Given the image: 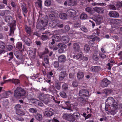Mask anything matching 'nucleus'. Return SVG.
Segmentation results:
<instances>
[{"label":"nucleus","instance_id":"1","mask_svg":"<svg viewBox=\"0 0 122 122\" xmlns=\"http://www.w3.org/2000/svg\"><path fill=\"white\" fill-rule=\"evenodd\" d=\"M14 92L15 96L18 98H19L21 96H25V90L20 87H17Z\"/></svg>","mask_w":122,"mask_h":122},{"label":"nucleus","instance_id":"2","mask_svg":"<svg viewBox=\"0 0 122 122\" xmlns=\"http://www.w3.org/2000/svg\"><path fill=\"white\" fill-rule=\"evenodd\" d=\"M47 21L44 22L43 20H41L39 21L36 25V27L37 29H45V28L43 27H45L47 25Z\"/></svg>","mask_w":122,"mask_h":122},{"label":"nucleus","instance_id":"3","mask_svg":"<svg viewBox=\"0 0 122 122\" xmlns=\"http://www.w3.org/2000/svg\"><path fill=\"white\" fill-rule=\"evenodd\" d=\"M12 19L11 17L10 16H6L5 19V21L9 24L10 26H15V20L12 21Z\"/></svg>","mask_w":122,"mask_h":122},{"label":"nucleus","instance_id":"4","mask_svg":"<svg viewBox=\"0 0 122 122\" xmlns=\"http://www.w3.org/2000/svg\"><path fill=\"white\" fill-rule=\"evenodd\" d=\"M61 107L64 109H66L68 110H70L71 111H73L71 109V105L69 101L65 102L62 105Z\"/></svg>","mask_w":122,"mask_h":122},{"label":"nucleus","instance_id":"5","mask_svg":"<svg viewBox=\"0 0 122 122\" xmlns=\"http://www.w3.org/2000/svg\"><path fill=\"white\" fill-rule=\"evenodd\" d=\"M111 83L110 81L107 78H104L101 82L100 86L103 87L107 86L108 85Z\"/></svg>","mask_w":122,"mask_h":122},{"label":"nucleus","instance_id":"6","mask_svg":"<svg viewBox=\"0 0 122 122\" xmlns=\"http://www.w3.org/2000/svg\"><path fill=\"white\" fill-rule=\"evenodd\" d=\"M115 100L114 99L111 97H108L107 101L108 102V103L109 104H111L112 107H114L116 106V104H117V102H115Z\"/></svg>","mask_w":122,"mask_h":122},{"label":"nucleus","instance_id":"7","mask_svg":"<svg viewBox=\"0 0 122 122\" xmlns=\"http://www.w3.org/2000/svg\"><path fill=\"white\" fill-rule=\"evenodd\" d=\"M88 38L89 39H92V41H90L89 42V44H91L92 45V46L93 44H94V41L96 40L99 42L100 41L99 38L97 36H94L92 35L88 36Z\"/></svg>","mask_w":122,"mask_h":122},{"label":"nucleus","instance_id":"8","mask_svg":"<svg viewBox=\"0 0 122 122\" xmlns=\"http://www.w3.org/2000/svg\"><path fill=\"white\" fill-rule=\"evenodd\" d=\"M11 94L10 91H4L0 95V98H5L8 97Z\"/></svg>","mask_w":122,"mask_h":122},{"label":"nucleus","instance_id":"9","mask_svg":"<svg viewBox=\"0 0 122 122\" xmlns=\"http://www.w3.org/2000/svg\"><path fill=\"white\" fill-rule=\"evenodd\" d=\"M79 95L80 96L87 97L88 96H89V92L85 90H80Z\"/></svg>","mask_w":122,"mask_h":122},{"label":"nucleus","instance_id":"10","mask_svg":"<svg viewBox=\"0 0 122 122\" xmlns=\"http://www.w3.org/2000/svg\"><path fill=\"white\" fill-rule=\"evenodd\" d=\"M63 117L64 119L67 120H71L73 121L74 120V119L73 120L71 119L73 117V116L71 114H65L63 116Z\"/></svg>","mask_w":122,"mask_h":122},{"label":"nucleus","instance_id":"11","mask_svg":"<svg viewBox=\"0 0 122 122\" xmlns=\"http://www.w3.org/2000/svg\"><path fill=\"white\" fill-rule=\"evenodd\" d=\"M66 13L70 16L72 17L76 15V12L74 10L70 9L67 11Z\"/></svg>","mask_w":122,"mask_h":122},{"label":"nucleus","instance_id":"12","mask_svg":"<svg viewBox=\"0 0 122 122\" xmlns=\"http://www.w3.org/2000/svg\"><path fill=\"white\" fill-rule=\"evenodd\" d=\"M109 15L112 17H117L119 16V14L116 11H110Z\"/></svg>","mask_w":122,"mask_h":122},{"label":"nucleus","instance_id":"13","mask_svg":"<svg viewBox=\"0 0 122 122\" xmlns=\"http://www.w3.org/2000/svg\"><path fill=\"white\" fill-rule=\"evenodd\" d=\"M58 15V13L55 12H53L49 15V17L51 19V20H56Z\"/></svg>","mask_w":122,"mask_h":122},{"label":"nucleus","instance_id":"14","mask_svg":"<svg viewBox=\"0 0 122 122\" xmlns=\"http://www.w3.org/2000/svg\"><path fill=\"white\" fill-rule=\"evenodd\" d=\"M93 9L94 11L98 13H103L104 10L103 8L96 7L93 8Z\"/></svg>","mask_w":122,"mask_h":122},{"label":"nucleus","instance_id":"15","mask_svg":"<svg viewBox=\"0 0 122 122\" xmlns=\"http://www.w3.org/2000/svg\"><path fill=\"white\" fill-rule=\"evenodd\" d=\"M52 42H51V44L52 45L53 44L55 43V41H59L60 39V37L57 35H55L52 37Z\"/></svg>","mask_w":122,"mask_h":122},{"label":"nucleus","instance_id":"16","mask_svg":"<svg viewBox=\"0 0 122 122\" xmlns=\"http://www.w3.org/2000/svg\"><path fill=\"white\" fill-rule=\"evenodd\" d=\"M58 60L60 62L63 63L66 61V57L64 55H62L58 57Z\"/></svg>","mask_w":122,"mask_h":122},{"label":"nucleus","instance_id":"17","mask_svg":"<svg viewBox=\"0 0 122 122\" xmlns=\"http://www.w3.org/2000/svg\"><path fill=\"white\" fill-rule=\"evenodd\" d=\"M73 48L74 50L76 52H79L80 49V46L78 43H74L73 44Z\"/></svg>","mask_w":122,"mask_h":122},{"label":"nucleus","instance_id":"18","mask_svg":"<svg viewBox=\"0 0 122 122\" xmlns=\"http://www.w3.org/2000/svg\"><path fill=\"white\" fill-rule=\"evenodd\" d=\"M73 57L74 58L76 57V58L77 60H81L83 59V55L82 52H80L76 56H73Z\"/></svg>","mask_w":122,"mask_h":122},{"label":"nucleus","instance_id":"19","mask_svg":"<svg viewBox=\"0 0 122 122\" xmlns=\"http://www.w3.org/2000/svg\"><path fill=\"white\" fill-rule=\"evenodd\" d=\"M91 70L93 72H98L101 70L100 67L99 66H92L91 67Z\"/></svg>","mask_w":122,"mask_h":122},{"label":"nucleus","instance_id":"20","mask_svg":"<svg viewBox=\"0 0 122 122\" xmlns=\"http://www.w3.org/2000/svg\"><path fill=\"white\" fill-rule=\"evenodd\" d=\"M52 110L51 108L48 109V110L45 112V113L48 117L52 116L53 115V112L52 111Z\"/></svg>","mask_w":122,"mask_h":122},{"label":"nucleus","instance_id":"21","mask_svg":"<svg viewBox=\"0 0 122 122\" xmlns=\"http://www.w3.org/2000/svg\"><path fill=\"white\" fill-rule=\"evenodd\" d=\"M49 96V94H44L43 93H40L38 95L39 98L40 100L42 101L43 99H44V97H46V98H48V97Z\"/></svg>","mask_w":122,"mask_h":122},{"label":"nucleus","instance_id":"22","mask_svg":"<svg viewBox=\"0 0 122 122\" xmlns=\"http://www.w3.org/2000/svg\"><path fill=\"white\" fill-rule=\"evenodd\" d=\"M84 73L81 71H79L77 74V77L78 79L80 80L81 79L84 77Z\"/></svg>","mask_w":122,"mask_h":122},{"label":"nucleus","instance_id":"23","mask_svg":"<svg viewBox=\"0 0 122 122\" xmlns=\"http://www.w3.org/2000/svg\"><path fill=\"white\" fill-rule=\"evenodd\" d=\"M57 21L56 20H52L49 24L50 26L52 27H55L57 26Z\"/></svg>","mask_w":122,"mask_h":122},{"label":"nucleus","instance_id":"24","mask_svg":"<svg viewBox=\"0 0 122 122\" xmlns=\"http://www.w3.org/2000/svg\"><path fill=\"white\" fill-rule=\"evenodd\" d=\"M66 72H61L59 76V80L60 81L62 80L64 78L66 75Z\"/></svg>","mask_w":122,"mask_h":122},{"label":"nucleus","instance_id":"25","mask_svg":"<svg viewBox=\"0 0 122 122\" xmlns=\"http://www.w3.org/2000/svg\"><path fill=\"white\" fill-rule=\"evenodd\" d=\"M62 40L65 43H68L70 39L68 36H62L61 38Z\"/></svg>","mask_w":122,"mask_h":122},{"label":"nucleus","instance_id":"26","mask_svg":"<svg viewBox=\"0 0 122 122\" xmlns=\"http://www.w3.org/2000/svg\"><path fill=\"white\" fill-rule=\"evenodd\" d=\"M68 5L72 6H74L76 4V2L75 0H68Z\"/></svg>","mask_w":122,"mask_h":122},{"label":"nucleus","instance_id":"27","mask_svg":"<svg viewBox=\"0 0 122 122\" xmlns=\"http://www.w3.org/2000/svg\"><path fill=\"white\" fill-rule=\"evenodd\" d=\"M24 41L25 43L28 46H30L31 42L30 40L26 37H25L24 38Z\"/></svg>","mask_w":122,"mask_h":122},{"label":"nucleus","instance_id":"28","mask_svg":"<svg viewBox=\"0 0 122 122\" xmlns=\"http://www.w3.org/2000/svg\"><path fill=\"white\" fill-rule=\"evenodd\" d=\"M51 96L49 94L48 98H47L46 97H44V99H43V100L42 101L46 104H47L49 102V99L50 98Z\"/></svg>","mask_w":122,"mask_h":122},{"label":"nucleus","instance_id":"29","mask_svg":"<svg viewBox=\"0 0 122 122\" xmlns=\"http://www.w3.org/2000/svg\"><path fill=\"white\" fill-rule=\"evenodd\" d=\"M22 10L23 13V14L25 16V14H26L27 12V10L26 8L25 7L26 5L24 3H23L22 4Z\"/></svg>","mask_w":122,"mask_h":122},{"label":"nucleus","instance_id":"30","mask_svg":"<svg viewBox=\"0 0 122 122\" xmlns=\"http://www.w3.org/2000/svg\"><path fill=\"white\" fill-rule=\"evenodd\" d=\"M92 5L93 6L100 5V6H102L105 5H106V4L104 3H97L96 2H93L92 4Z\"/></svg>","mask_w":122,"mask_h":122},{"label":"nucleus","instance_id":"31","mask_svg":"<svg viewBox=\"0 0 122 122\" xmlns=\"http://www.w3.org/2000/svg\"><path fill=\"white\" fill-rule=\"evenodd\" d=\"M99 58V57L98 55V53H94L92 56V58L95 61H97L98 60Z\"/></svg>","mask_w":122,"mask_h":122},{"label":"nucleus","instance_id":"32","mask_svg":"<svg viewBox=\"0 0 122 122\" xmlns=\"http://www.w3.org/2000/svg\"><path fill=\"white\" fill-rule=\"evenodd\" d=\"M117 104H116V106L114 107V108L115 110H117L118 108L122 112V104H120L118 105V102H117Z\"/></svg>","mask_w":122,"mask_h":122},{"label":"nucleus","instance_id":"33","mask_svg":"<svg viewBox=\"0 0 122 122\" xmlns=\"http://www.w3.org/2000/svg\"><path fill=\"white\" fill-rule=\"evenodd\" d=\"M35 116L36 119L39 121L41 120L42 119L41 115L38 113L35 115Z\"/></svg>","mask_w":122,"mask_h":122},{"label":"nucleus","instance_id":"34","mask_svg":"<svg viewBox=\"0 0 122 122\" xmlns=\"http://www.w3.org/2000/svg\"><path fill=\"white\" fill-rule=\"evenodd\" d=\"M90 50L89 46L87 45H85L84 46V51L85 52L87 53Z\"/></svg>","mask_w":122,"mask_h":122},{"label":"nucleus","instance_id":"35","mask_svg":"<svg viewBox=\"0 0 122 122\" xmlns=\"http://www.w3.org/2000/svg\"><path fill=\"white\" fill-rule=\"evenodd\" d=\"M22 43L20 42H17L16 45V47L18 49L20 50L22 48Z\"/></svg>","mask_w":122,"mask_h":122},{"label":"nucleus","instance_id":"36","mask_svg":"<svg viewBox=\"0 0 122 122\" xmlns=\"http://www.w3.org/2000/svg\"><path fill=\"white\" fill-rule=\"evenodd\" d=\"M10 81H12V82L15 84H18L20 83V81L18 79H16L13 78L12 80H10Z\"/></svg>","mask_w":122,"mask_h":122},{"label":"nucleus","instance_id":"37","mask_svg":"<svg viewBox=\"0 0 122 122\" xmlns=\"http://www.w3.org/2000/svg\"><path fill=\"white\" fill-rule=\"evenodd\" d=\"M60 17L61 19H66L67 17L66 15L64 13H61L60 15Z\"/></svg>","mask_w":122,"mask_h":122},{"label":"nucleus","instance_id":"38","mask_svg":"<svg viewBox=\"0 0 122 122\" xmlns=\"http://www.w3.org/2000/svg\"><path fill=\"white\" fill-rule=\"evenodd\" d=\"M80 17L81 19H86L87 17V15L85 14L82 13L81 14Z\"/></svg>","mask_w":122,"mask_h":122},{"label":"nucleus","instance_id":"39","mask_svg":"<svg viewBox=\"0 0 122 122\" xmlns=\"http://www.w3.org/2000/svg\"><path fill=\"white\" fill-rule=\"evenodd\" d=\"M14 26H10V31L9 34L10 36H12L13 35L14 32L13 29H14Z\"/></svg>","mask_w":122,"mask_h":122},{"label":"nucleus","instance_id":"40","mask_svg":"<svg viewBox=\"0 0 122 122\" xmlns=\"http://www.w3.org/2000/svg\"><path fill=\"white\" fill-rule=\"evenodd\" d=\"M60 94L61 97L63 98H66L67 97L66 93L63 92H60Z\"/></svg>","mask_w":122,"mask_h":122},{"label":"nucleus","instance_id":"41","mask_svg":"<svg viewBox=\"0 0 122 122\" xmlns=\"http://www.w3.org/2000/svg\"><path fill=\"white\" fill-rule=\"evenodd\" d=\"M51 0H47L45 1V4L46 6H49L51 5Z\"/></svg>","mask_w":122,"mask_h":122},{"label":"nucleus","instance_id":"42","mask_svg":"<svg viewBox=\"0 0 122 122\" xmlns=\"http://www.w3.org/2000/svg\"><path fill=\"white\" fill-rule=\"evenodd\" d=\"M16 114L20 115H22L25 114V113L23 111H21L20 110H17L16 112Z\"/></svg>","mask_w":122,"mask_h":122},{"label":"nucleus","instance_id":"43","mask_svg":"<svg viewBox=\"0 0 122 122\" xmlns=\"http://www.w3.org/2000/svg\"><path fill=\"white\" fill-rule=\"evenodd\" d=\"M81 30L84 32H87L88 30L86 28L83 26H81L80 27Z\"/></svg>","mask_w":122,"mask_h":122},{"label":"nucleus","instance_id":"44","mask_svg":"<svg viewBox=\"0 0 122 122\" xmlns=\"http://www.w3.org/2000/svg\"><path fill=\"white\" fill-rule=\"evenodd\" d=\"M29 111L30 112L33 113H36L37 111V110L36 109L33 108H31L30 109H29Z\"/></svg>","mask_w":122,"mask_h":122},{"label":"nucleus","instance_id":"45","mask_svg":"<svg viewBox=\"0 0 122 122\" xmlns=\"http://www.w3.org/2000/svg\"><path fill=\"white\" fill-rule=\"evenodd\" d=\"M58 47L60 48H61L63 49V48H66V46L64 44L61 43H60L58 45Z\"/></svg>","mask_w":122,"mask_h":122},{"label":"nucleus","instance_id":"46","mask_svg":"<svg viewBox=\"0 0 122 122\" xmlns=\"http://www.w3.org/2000/svg\"><path fill=\"white\" fill-rule=\"evenodd\" d=\"M36 102V105H37L40 107H42L43 106V103L41 101L38 100H35Z\"/></svg>","mask_w":122,"mask_h":122},{"label":"nucleus","instance_id":"47","mask_svg":"<svg viewBox=\"0 0 122 122\" xmlns=\"http://www.w3.org/2000/svg\"><path fill=\"white\" fill-rule=\"evenodd\" d=\"M13 55L12 52H10L8 54H7V56L10 58L8 60L9 61H10V59L13 58Z\"/></svg>","mask_w":122,"mask_h":122},{"label":"nucleus","instance_id":"48","mask_svg":"<svg viewBox=\"0 0 122 122\" xmlns=\"http://www.w3.org/2000/svg\"><path fill=\"white\" fill-rule=\"evenodd\" d=\"M56 87L58 90H59L61 88L60 84L59 82L57 81L56 82Z\"/></svg>","mask_w":122,"mask_h":122},{"label":"nucleus","instance_id":"49","mask_svg":"<svg viewBox=\"0 0 122 122\" xmlns=\"http://www.w3.org/2000/svg\"><path fill=\"white\" fill-rule=\"evenodd\" d=\"M73 117L75 118H78L80 116L79 113L77 112H76L74 113L73 114Z\"/></svg>","mask_w":122,"mask_h":122},{"label":"nucleus","instance_id":"50","mask_svg":"<svg viewBox=\"0 0 122 122\" xmlns=\"http://www.w3.org/2000/svg\"><path fill=\"white\" fill-rule=\"evenodd\" d=\"M25 29L27 32L28 34H30L31 32V30L30 27L25 26Z\"/></svg>","mask_w":122,"mask_h":122},{"label":"nucleus","instance_id":"51","mask_svg":"<svg viewBox=\"0 0 122 122\" xmlns=\"http://www.w3.org/2000/svg\"><path fill=\"white\" fill-rule=\"evenodd\" d=\"M68 86V85L66 83H64L62 86L63 89L64 90H66L67 89Z\"/></svg>","mask_w":122,"mask_h":122},{"label":"nucleus","instance_id":"52","mask_svg":"<svg viewBox=\"0 0 122 122\" xmlns=\"http://www.w3.org/2000/svg\"><path fill=\"white\" fill-rule=\"evenodd\" d=\"M21 106L20 104H17L15 106V108L16 111L17 110H20V109L21 108Z\"/></svg>","mask_w":122,"mask_h":122},{"label":"nucleus","instance_id":"53","mask_svg":"<svg viewBox=\"0 0 122 122\" xmlns=\"http://www.w3.org/2000/svg\"><path fill=\"white\" fill-rule=\"evenodd\" d=\"M47 36L46 35H43L41 37V39L43 41L46 40H47Z\"/></svg>","mask_w":122,"mask_h":122},{"label":"nucleus","instance_id":"54","mask_svg":"<svg viewBox=\"0 0 122 122\" xmlns=\"http://www.w3.org/2000/svg\"><path fill=\"white\" fill-rule=\"evenodd\" d=\"M117 112V110H115L114 108L113 107V109L111 111L110 113L111 114L113 115L115 114Z\"/></svg>","mask_w":122,"mask_h":122},{"label":"nucleus","instance_id":"55","mask_svg":"<svg viewBox=\"0 0 122 122\" xmlns=\"http://www.w3.org/2000/svg\"><path fill=\"white\" fill-rule=\"evenodd\" d=\"M104 92L107 94H110L112 92V91L111 90H105Z\"/></svg>","mask_w":122,"mask_h":122},{"label":"nucleus","instance_id":"56","mask_svg":"<svg viewBox=\"0 0 122 122\" xmlns=\"http://www.w3.org/2000/svg\"><path fill=\"white\" fill-rule=\"evenodd\" d=\"M5 44L3 42L0 41V48H4L5 46Z\"/></svg>","mask_w":122,"mask_h":122},{"label":"nucleus","instance_id":"57","mask_svg":"<svg viewBox=\"0 0 122 122\" xmlns=\"http://www.w3.org/2000/svg\"><path fill=\"white\" fill-rule=\"evenodd\" d=\"M86 10L89 13H92V10L90 7L86 8Z\"/></svg>","mask_w":122,"mask_h":122},{"label":"nucleus","instance_id":"58","mask_svg":"<svg viewBox=\"0 0 122 122\" xmlns=\"http://www.w3.org/2000/svg\"><path fill=\"white\" fill-rule=\"evenodd\" d=\"M37 3L39 7L41 8L42 7V1L41 0H38Z\"/></svg>","mask_w":122,"mask_h":122},{"label":"nucleus","instance_id":"59","mask_svg":"<svg viewBox=\"0 0 122 122\" xmlns=\"http://www.w3.org/2000/svg\"><path fill=\"white\" fill-rule=\"evenodd\" d=\"M116 5L117 7H120L122 5V2H117Z\"/></svg>","mask_w":122,"mask_h":122},{"label":"nucleus","instance_id":"60","mask_svg":"<svg viewBox=\"0 0 122 122\" xmlns=\"http://www.w3.org/2000/svg\"><path fill=\"white\" fill-rule=\"evenodd\" d=\"M72 85L73 86L75 87H77L78 85V83L76 81H73Z\"/></svg>","mask_w":122,"mask_h":122},{"label":"nucleus","instance_id":"61","mask_svg":"<svg viewBox=\"0 0 122 122\" xmlns=\"http://www.w3.org/2000/svg\"><path fill=\"white\" fill-rule=\"evenodd\" d=\"M54 66L55 68H57L59 66V63L57 61H55L54 62Z\"/></svg>","mask_w":122,"mask_h":122},{"label":"nucleus","instance_id":"62","mask_svg":"<svg viewBox=\"0 0 122 122\" xmlns=\"http://www.w3.org/2000/svg\"><path fill=\"white\" fill-rule=\"evenodd\" d=\"M44 61L45 62L46 64H48L49 63L48 57L47 56H46L44 59Z\"/></svg>","mask_w":122,"mask_h":122},{"label":"nucleus","instance_id":"63","mask_svg":"<svg viewBox=\"0 0 122 122\" xmlns=\"http://www.w3.org/2000/svg\"><path fill=\"white\" fill-rule=\"evenodd\" d=\"M7 48L8 51H10L12 49L13 46L11 45H8L7 46Z\"/></svg>","mask_w":122,"mask_h":122},{"label":"nucleus","instance_id":"64","mask_svg":"<svg viewBox=\"0 0 122 122\" xmlns=\"http://www.w3.org/2000/svg\"><path fill=\"white\" fill-rule=\"evenodd\" d=\"M47 122H59L56 119H53L52 120L48 121Z\"/></svg>","mask_w":122,"mask_h":122}]
</instances>
